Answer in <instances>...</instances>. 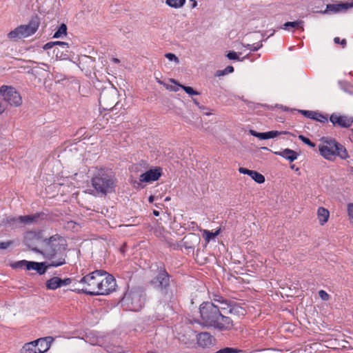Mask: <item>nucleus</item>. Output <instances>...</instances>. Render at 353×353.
Returning a JSON list of instances; mask_svg holds the SVG:
<instances>
[{
  "mask_svg": "<svg viewBox=\"0 0 353 353\" xmlns=\"http://www.w3.org/2000/svg\"><path fill=\"white\" fill-rule=\"evenodd\" d=\"M29 263H30V261L26 260H21L11 263L10 266L13 269L26 268L27 270H28Z\"/></svg>",
  "mask_w": 353,
  "mask_h": 353,
  "instance_id": "obj_26",
  "label": "nucleus"
},
{
  "mask_svg": "<svg viewBox=\"0 0 353 353\" xmlns=\"http://www.w3.org/2000/svg\"><path fill=\"white\" fill-rule=\"evenodd\" d=\"M166 242H167V243H168L169 247L173 248L174 250L178 249L179 245L177 243L172 242V241H170L169 240H167Z\"/></svg>",
  "mask_w": 353,
  "mask_h": 353,
  "instance_id": "obj_48",
  "label": "nucleus"
},
{
  "mask_svg": "<svg viewBox=\"0 0 353 353\" xmlns=\"http://www.w3.org/2000/svg\"><path fill=\"white\" fill-rule=\"evenodd\" d=\"M288 132H286V131L279 132V131H276V130H272V131L266 132H265L266 139H273L274 137H278L279 135H281V134H288Z\"/></svg>",
  "mask_w": 353,
  "mask_h": 353,
  "instance_id": "obj_31",
  "label": "nucleus"
},
{
  "mask_svg": "<svg viewBox=\"0 0 353 353\" xmlns=\"http://www.w3.org/2000/svg\"><path fill=\"white\" fill-rule=\"evenodd\" d=\"M317 216L319 221L320 225H323L325 223L327 222L330 212L329 211L323 207H320L317 210Z\"/></svg>",
  "mask_w": 353,
  "mask_h": 353,
  "instance_id": "obj_20",
  "label": "nucleus"
},
{
  "mask_svg": "<svg viewBox=\"0 0 353 353\" xmlns=\"http://www.w3.org/2000/svg\"><path fill=\"white\" fill-rule=\"evenodd\" d=\"M37 218L38 216L37 215H26L11 219L10 221L14 222L19 220L21 223L28 224L36 221Z\"/></svg>",
  "mask_w": 353,
  "mask_h": 353,
  "instance_id": "obj_22",
  "label": "nucleus"
},
{
  "mask_svg": "<svg viewBox=\"0 0 353 353\" xmlns=\"http://www.w3.org/2000/svg\"><path fill=\"white\" fill-rule=\"evenodd\" d=\"M250 176L258 183H263L265 180L263 174L254 170H252Z\"/></svg>",
  "mask_w": 353,
  "mask_h": 353,
  "instance_id": "obj_30",
  "label": "nucleus"
},
{
  "mask_svg": "<svg viewBox=\"0 0 353 353\" xmlns=\"http://www.w3.org/2000/svg\"><path fill=\"white\" fill-rule=\"evenodd\" d=\"M170 82H172V83H173L174 84H177L176 81L173 79H170Z\"/></svg>",
  "mask_w": 353,
  "mask_h": 353,
  "instance_id": "obj_57",
  "label": "nucleus"
},
{
  "mask_svg": "<svg viewBox=\"0 0 353 353\" xmlns=\"http://www.w3.org/2000/svg\"><path fill=\"white\" fill-rule=\"evenodd\" d=\"M21 353H38L37 345L34 341L26 343L21 350Z\"/></svg>",
  "mask_w": 353,
  "mask_h": 353,
  "instance_id": "obj_23",
  "label": "nucleus"
},
{
  "mask_svg": "<svg viewBox=\"0 0 353 353\" xmlns=\"http://www.w3.org/2000/svg\"><path fill=\"white\" fill-rule=\"evenodd\" d=\"M115 101V90L104 89L100 93L99 102L100 106L104 110H111Z\"/></svg>",
  "mask_w": 353,
  "mask_h": 353,
  "instance_id": "obj_11",
  "label": "nucleus"
},
{
  "mask_svg": "<svg viewBox=\"0 0 353 353\" xmlns=\"http://www.w3.org/2000/svg\"><path fill=\"white\" fill-rule=\"evenodd\" d=\"M112 61L116 63H120V60L117 58H113L112 59Z\"/></svg>",
  "mask_w": 353,
  "mask_h": 353,
  "instance_id": "obj_54",
  "label": "nucleus"
},
{
  "mask_svg": "<svg viewBox=\"0 0 353 353\" xmlns=\"http://www.w3.org/2000/svg\"><path fill=\"white\" fill-rule=\"evenodd\" d=\"M299 139L302 141L305 144L309 145L311 148L315 147V143L311 141L308 138L304 137L303 135H299Z\"/></svg>",
  "mask_w": 353,
  "mask_h": 353,
  "instance_id": "obj_38",
  "label": "nucleus"
},
{
  "mask_svg": "<svg viewBox=\"0 0 353 353\" xmlns=\"http://www.w3.org/2000/svg\"><path fill=\"white\" fill-rule=\"evenodd\" d=\"M121 301L128 310L139 311L144 305L145 297L142 292L132 290L124 294Z\"/></svg>",
  "mask_w": 353,
  "mask_h": 353,
  "instance_id": "obj_7",
  "label": "nucleus"
},
{
  "mask_svg": "<svg viewBox=\"0 0 353 353\" xmlns=\"http://www.w3.org/2000/svg\"><path fill=\"white\" fill-rule=\"evenodd\" d=\"M234 71V68L232 65H228L225 68L226 74L232 73Z\"/></svg>",
  "mask_w": 353,
  "mask_h": 353,
  "instance_id": "obj_49",
  "label": "nucleus"
},
{
  "mask_svg": "<svg viewBox=\"0 0 353 353\" xmlns=\"http://www.w3.org/2000/svg\"><path fill=\"white\" fill-rule=\"evenodd\" d=\"M227 57L230 60H237V61H243L246 57L240 59L236 52L234 51H230L227 54Z\"/></svg>",
  "mask_w": 353,
  "mask_h": 353,
  "instance_id": "obj_35",
  "label": "nucleus"
},
{
  "mask_svg": "<svg viewBox=\"0 0 353 353\" xmlns=\"http://www.w3.org/2000/svg\"><path fill=\"white\" fill-rule=\"evenodd\" d=\"M53 337L47 336L37 339L34 341V343L37 345L38 353H44L50 349V345L53 343Z\"/></svg>",
  "mask_w": 353,
  "mask_h": 353,
  "instance_id": "obj_16",
  "label": "nucleus"
},
{
  "mask_svg": "<svg viewBox=\"0 0 353 353\" xmlns=\"http://www.w3.org/2000/svg\"><path fill=\"white\" fill-rule=\"evenodd\" d=\"M225 74H227L225 72V69L224 70H217L216 72V74H215V75L217 76V77H221V76H223V75H225Z\"/></svg>",
  "mask_w": 353,
  "mask_h": 353,
  "instance_id": "obj_50",
  "label": "nucleus"
},
{
  "mask_svg": "<svg viewBox=\"0 0 353 353\" xmlns=\"http://www.w3.org/2000/svg\"><path fill=\"white\" fill-rule=\"evenodd\" d=\"M182 246L185 247V249L187 250H194V245H188V241H186V237H185L183 239V242H182Z\"/></svg>",
  "mask_w": 353,
  "mask_h": 353,
  "instance_id": "obj_44",
  "label": "nucleus"
},
{
  "mask_svg": "<svg viewBox=\"0 0 353 353\" xmlns=\"http://www.w3.org/2000/svg\"><path fill=\"white\" fill-rule=\"evenodd\" d=\"M6 110V106L0 103V115L2 114Z\"/></svg>",
  "mask_w": 353,
  "mask_h": 353,
  "instance_id": "obj_51",
  "label": "nucleus"
},
{
  "mask_svg": "<svg viewBox=\"0 0 353 353\" xmlns=\"http://www.w3.org/2000/svg\"><path fill=\"white\" fill-rule=\"evenodd\" d=\"M116 178L108 169H100L92 176L91 182L94 190L99 194L106 195L114 191Z\"/></svg>",
  "mask_w": 353,
  "mask_h": 353,
  "instance_id": "obj_4",
  "label": "nucleus"
},
{
  "mask_svg": "<svg viewBox=\"0 0 353 353\" xmlns=\"http://www.w3.org/2000/svg\"><path fill=\"white\" fill-rule=\"evenodd\" d=\"M334 41L335 43H341L343 47L346 45L347 42L345 39L340 40L339 37H335L334 39Z\"/></svg>",
  "mask_w": 353,
  "mask_h": 353,
  "instance_id": "obj_47",
  "label": "nucleus"
},
{
  "mask_svg": "<svg viewBox=\"0 0 353 353\" xmlns=\"http://www.w3.org/2000/svg\"><path fill=\"white\" fill-rule=\"evenodd\" d=\"M312 119L319 121L321 123H325L327 121V118L326 116H324L323 114L317 112H314V114Z\"/></svg>",
  "mask_w": 353,
  "mask_h": 353,
  "instance_id": "obj_32",
  "label": "nucleus"
},
{
  "mask_svg": "<svg viewBox=\"0 0 353 353\" xmlns=\"http://www.w3.org/2000/svg\"><path fill=\"white\" fill-rule=\"evenodd\" d=\"M66 247L65 239L59 234H54L43 240V245L38 253L51 261L49 266L58 267L65 263Z\"/></svg>",
  "mask_w": 353,
  "mask_h": 353,
  "instance_id": "obj_2",
  "label": "nucleus"
},
{
  "mask_svg": "<svg viewBox=\"0 0 353 353\" xmlns=\"http://www.w3.org/2000/svg\"><path fill=\"white\" fill-rule=\"evenodd\" d=\"M190 1L192 2V8H196L197 6V2L195 0H190Z\"/></svg>",
  "mask_w": 353,
  "mask_h": 353,
  "instance_id": "obj_52",
  "label": "nucleus"
},
{
  "mask_svg": "<svg viewBox=\"0 0 353 353\" xmlns=\"http://www.w3.org/2000/svg\"><path fill=\"white\" fill-rule=\"evenodd\" d=\"M54 46H59L62 48H68V43L63 41H54V42H48L46 43L43 46L44 50L51 49Z\"/></svg>",
  "mask_w": 353,
  "mask_h": 353,
  "instance_id": "obj_29",
  "label": "nucleus"
},
{
  "mask_svg": "<svg viewBox=\"0 0 353 353\" xmlns=\"http://www.w3.org/2000/svg\"><path fill=\"white\" fill-rule=\"evenodd\" d=\"M41 239V233L37 231H28L24 235V243L34 252H39L37 243Z\"/></svg>",
  "mask_w": 353,
  "mask_h": 353,
  "instance_id": "obj_12",
  "label": "nucleus"
},
{
  "mask_svg": "<svg viewBox=\"0 0 353 353\" xmlns=\"http://www.w3.org/2000/svg\"><path fill=\"white\" fill-rule=\"evenodd\" d=\"M40 23L39 18L37 16L32 18L27 25H21L8 34L10 39H17L22 37H29L36 32Z\"/></svg>",
  "mask_w": 353,
  "mask_h": 353,
  "instance_id": "obj_6",
  "label": "nucleus"
},
{
  "mask_svg": "<svg viewBox=\"0 0 353 353\" xmlns=\"http://www.w3.org/2000/svg\"><path fill=\"white\" fill-rule=\"evenodd\" d=\"M290 28L303 30V21L301 20L286 22L283 25V29L290 30Z\"/></svg>",
  "mask_w": 353,
  "mask_h": 353,
  "instance_id": "obj_24",
  "label": "nucleus"
},
{
  "mask_svg": "<svg viewBox=\"0 0 353 353\" xmlns=\"http://www.w3.org/2000/svg\"><path fill=\"white\" fill-rule=\"evenodd\" d=\"M153 214L156 216H158L159 215V212L157 211V210H154L153 211Z\"/></svg>",
  "mask_w": 353,
  "mask_h": 353,
  "instance_id": "obj_55",
  "label": "nucleus"
},
{
  "mask_svg": "<svg viewBox=\"0 0 353 353\" xmlns=\"http://www.w3.org/2000/svg\"><path fill=\"white\" fill-rule=\"evenodd\" d=\"M0 95L11 106L19 107L22 104L21 94L13 87L2 85L0 88Z\"/></svg>",
  "mask_w": 353,
  "mask_h": 353,
  "instance_id": "obj_9",
  "label": "nucleus"
},
{
  "mask_svg": "<svg viewBox=\"0 0 353 353\" xmlns=\"http://www.w3.org/2000/svg\"><path fill=\"white\" fill-rule=\"evenodd\" d=\"M162 169L161 168H155L154 169H150L148 171L143 173L139 176V182L141 183H151L152 181H157L161 176Z\"/></svg>",
  "mask_w": 353,
  "mask_h": 353,
  "instance_id": "obj_14",
  "label": "nucleus"
},
{
  "mask_svg": "<svg viewBox=\"0 0 353 353\" xmlns=\"http://www.w3.org/2000/svg\"><path fill=\"white\" fill-rule=\"evenodd\" d=\"M347 214L351 223H353V203H348L347 206Z\"/></svg>",
  "mask_w": 353,
  "mask_h": 353,
  "instance_id": "obj_40",
  "label": "nucleus"
},
{
  "mask_svg": "<svg viewBox=\"0 0 353 353\" xmlns=\"http://www.w3.org/2000/svg\"><path fill=\"white\" fill-rule=\"evenodd\" d=\"M261 353H265V350L260 351Z\"/></svg>",
  "mask_w": 353,
  "mask_h": 353,
  "instance_id": "obj_60",
  "label": "nucleus"
},
{
  "mask_svg": "<svg viewBox=\"0 0 353 353\" xmlns=\"http://www.w3.org/2000/svg\"><path fill=\"white\" fill-rule=\"evenodd\" d=\"M244 47L247 48L248 49L250 50L252 52L257 51L259 48L262 47L261 43H257L254 44H247L246 46H243Z\"/></svg>",
  "mask_w": 353,
  "mask_h": 353,
  "instance_id": "obj_36",
  "label": "nucleus"
},
{
  "mask_svg": "<svg viewBox=\"0 0 353 353\" xmlns=\"http://www.w3.org/2000/svg\"><path fill=\"white\" fill-rule=\"evenodd\" d=\"M101 279L102 270H96L85 275L79 281L83 285L81 292L91 296H97Z\"/></svg>",
  "mask_w": 353,
  "mask_h": 353,
  "instance_id": "obj_5",
  "label": "nucleus"
},
{
  "mask_svg": "<svg viewBox=\"0 0 353 353\" xmlns=\"http://www.w3.org/2000/svg\"><path fill=\"white\" fill-rule=\"evenodd\" d=\"M241 350L233 347H224L214 353H239Z\"/></svg>",
  "mask_w": 353,
  "mask_h": 353,
  "instance_id": "obj_34",
  "label": "nucleus"
},
{
  "mask_svg": "<svg viewBox=\"0 0 353 353\" xmlns=\"http://www.w3.org/2000/svg\"><path fill=\"white\" fill-rule=\"evenodd\" d=\"M319 295L323 301H327L330 299V295L324 290H321L319 292Z\"/></svg>",
  "mask_w": 353,
  "mask_h": 353,
  "instance_id": "obj_43",
  "label": "nucleus"
},
{
  "mask_svg": "<svg viewBox=\"0 0 353 353\" xmlns=\"http://www.w3.org/2000/svg\"><path fill=\"white\" fill-rule=\"evenodd\" d=\"M351 7L352 5L347 2L341 3L327 4L326 6V12L337 13L343 10H346Z\"/></svg>",
  "mask_w": 353,
  "mask_h": 353,
  "instance_id": "obj_17",
  "label": "nucleus"
},
{
  "mask_svg": "<svg viewBox=\"0 0 353 353\" xmlns=\"http://www.w3.org/2000/svg\"><path fill=\"white\" fill-rule=\"evenodd\" d=\"M185 1L186 0H166L165 3L171 8L178 9L184 6Z\"/></svg>",
  "mask_w": 353,
  "mask_h": 353,
  "instance_id": "obj_27",
  "label": "nucleus"
},
{
  "mask_svg": "<svg viewBox=\"0 0 353 353\" xmlns=\"http://www.w3.org/2000/svg\"><path fill=\"white\" fill-rule=\"evenodd\" d=\"M153 200H154V196H150L149 197V201H150V202H152V201H153Z\"/></svg>",
  "mask_w": 353,
  "mask_h": 353,
  "instance_id": "obj_58",
  "label": "nucleus"
},
{
  "mask_svg": "<svg viewBox=\"0 0 353 353\" xmlns=\"http://www.w3.org/2000/svg\"><path fill=\"white\" fill-rule=\"evenodd\" d=\"M221 232V228H219L216 230L214 232H210L207 230H204L203 232V235L205 239V240L207 242H209L210 240L214 239L216 236H217Z\"/></svg>",
  "mask_w": 353,
  "mask_h": 353,
  "instance_id": "obj_25",
  "label": "nucleus"
},
{
  "mask_svg": "<svg viewBox=\"0 0 353 353\" xmlns=\"http://www.w3.org/2000/svg\"><path fill=\"white\" fill-rule=\"evenodd\" d=\"M303 115L306 117L307 118L312 119L314 117V111H310V110H300L299 111Z\"/></svg>",
  "mask_w": 353,
  "mask_h": 353,
  "instance_id": "obj_42",
  "label": "nucleus"
},
{
  "mask_svg": "<svg viewBox=\"0 0 353 353\" xmlns=\"http://www.w3.org/2000/svg\"><path fill=\"white\" fill-rule=\"evenodd\" d=\"M319 145L320 154L326 160L333 161L336 157L345 160L350 157L348 152L341 143L330 137H322Z\"/></svg>",
  "mask_w": 353,
  "mask_h": 353,
  "instance_id": "obj_3",
  "label": "nucleus"
},
{
  "mask_svg": "<svg viewBox=\"0 0 353 353\" xmlns=\"http://www.w3.org/2000/svg\"><path fill=\"white\" fill-rule=\"evenodd\" d=\"M239 172L241 174H248L250 176L251 174L252 170H248L245 168H239Z\"/></svg>",
  "mask_w": 353,
  "mask_h": 353,
  "instance_id": "obj_46",
  "label": "nucleus"
},
{
  "mask_svg": "<svg viewBox=\"0 0 353 353\" xmlns=\"http://www.w3.org/2000/svg\"><path fill=\"white\" fill-rule=\"evenodd\" d=\"M165 57L169 59L171 61H174L175 63L179 64V58L173 53H166L165 54Z\"/></svg>",
  "mask_w": 353,
  "mask_h": 353,
  "instance_id": "obj_39",
  "label": "nucleus"
},
{
  "mask_svg": "<svg viewBox=\"0 0 353 353\" xmlns=\"http://www.w3.org/2000/svg\"><path fill=\"white\" fill-rule=\"evenodd\" d=\"M179 87H181L187 94L189 95H197L199 92L195 91L192 87L185 86L183 85L177 84Z\"/></svg>",
  "mask_w": 353,
  "mask_h": 353,
  "instance_id": "obj_33",
  "label": "nucleus"
},
{
  "mask_svg": "<svg viewBox=\"0 0 353 353\" xmlns=\"http://www.w3.org/2000/svg\"><path fill=\"white\" fill-rule=\"evenodd\" d=\"M13 244L12 241L0 242V250H6Z\"/></svg>",
  "mask_w": 353,
  "mask_h": 353,
  "instance_id": "obj_41",
  "label": "nucleus"
},
{
  "mask_svg": "<svg viewBox=\"0 0 353 353\" xmlns=\"http://www.w3.org/2000/svg\"><path fill=\"white\" fill-rule=\"evenodd\" d=\"M250 134L253 137H257L260 139L265 140L266 139L265 132H258L254 130H250Z\"/></svg>",
  "mask_w": 353,
  "mask_h": 353,
  "instance_id": "obj_37",
  "label": "nucleus"
},
{
  "mask_svg": "<svg viewBox=\"0 0 353 353\" xmlns=\"http://www.w3.org/2000/svg\"><path fill=\"white\" fill-rule=\"evenodd\" d=\"M67 35V26L65 23H62L59 29L54 34V38H61Z\"/></svg>",
  "mask_w": 353,
  "mask_h": 353,
  "instance_id": "obj_28",
  "label": "nucleus"
},
{
  "mask_svg": "<svg viewBox=\"0 0 353 353\" xmlns=\"http://www.w3.org/2000/svg\"><path fill=\"white\" fill-rule=\"evenodd\" d=\"M330 121L334 126L347 128L352 125L353 117L333 113L330 117Z\"/></svg>",
  "mask_w": 353,
  "mask_h": 353,
  "instance_id": "obj_13",
  "label": "nucleus"
},
{
  "mask_svg": "<svg viewBox=\"0 0 353 353\" xmlns=\"http://www.w3.org/2000/svg\"><path fill=\"white\" fill-rule=\"evenodd\" d=\"M193 101H194V104H195V105H196L197 106H199V108H201V107L199 106V101H198L196 99H193Z\"/></svg>",
  "mask_w": 353,
  "mask_h": 353,
  "instance_id": "obj_56",
  "label": "nucleus"
},
{
  "mask_svg": "<svg viewBox=\"0 0 353 353\" xmlns=\"http://www.w3.org/2000/svg\"><path fill=\"white\" fill-rule=\"evenodd\" d=\"M71 283H72V279L70 278H66L64 279H61V287L68 285Z\"/></svg>",
  "mask_w": 353,
  "mask_h": 353,
  "instance_id": "obj_45",
  "label": "nucleus"
},
{
  "mask_svg": "<svg viewBox=\"0 0 353 353\" xmlns=\"http://www.w3.org/2000/svg\"><path fill=\"white\" fill-rule=\"evenodd\" d=\"M227 307H219L212 302H203L199 306L200 319L196 322L205 327H213L221 332L230 331L234 327L233 321L225 314L236 313L244 315L245 310L236 303H227Z\"/></svg>",
  "mask_w": 353,
  "mask_h": 353,
  "instance_id": "obj_1",
  "label": "nucleus"
},
{
  "mask_svg": "<svg viewBox=\"0 0 353 353\" xmlns=\"http://www.w3.org/2000/svg\"><path fill=\"white\" fill-rule=\"evenodd\" d=\"M196 341L199 346L209 347L215 341L214 337L208 332H202L196 335Z\"/></svg>",
  "mask_w": 353,
  "mask_h": 353,
  "instance_id": "obj_15",
  "label": "nucleus"
},
{
  "mask_svg": "<svg viewBox=\"0 0 353 353\" xmlns=\"http://www.w3.org/2000/svg\"><path fill=\"white\" fill-rule=\"evenodd\" d=\"M170 276L164 267L160 268L157 275L151 280V285L162 294H166L170 287Z\"/></svg>",
  "mask_w": 353,
  "mask_h": 353,
  "instance_id": "obj_8",
  "label": "nucleus"
},
{
  "mask_svg": "<svg viewBox=\"0 0 353 353\" xmlns=\"http://www.w3.org/2000/svg\"><path fill=\"white\" fill-rule=\"evenodd\" d=\"M261 149H262V150H268V151H270V150L268 148H267V147H262V148H261Z\"/></svg>",
  "mask_w": 353,
  "mask_h": 353,
  "instance_id": "obj_59",
  "label": "nucleus"
},
{
  "mask_svg": "<svg viewBox=\"0 0 353 353\" xmlns=\"http://www.w3.org/2000/svg\"><path fill=\"white\" fill-rule=\"evenodd\" d=\"M48 267H50L49 264L46 265L44 262L30 261L28 270H36L39 274L42 275L46 273Z\"/></svg>",
  "mask_w": 353,
  "mask_h": 353,
  "instance_id": "obj_19",
  "label": "nucleus"
},
{
  "mask_svg": "<svg viewBox=\"0 0 353 353\" xmlns=\"http://www.w3.org/2000/svg\"><path fill=\"white\" fill-rule=\"evenodd\" d=\"M46 288L50 290H55L61 288V278L54 276L46 281Z\"/></svg>",
  "mask_w": 353,
  "mask_h": 353,
  "instance_id": "obj_21",
  "label": "nucleus"
},
{
  "mask_svg": "<svg viewBox=\"0 0 353 353\" xmlns=\"http://www.w3.org/2000/svg\"><path fill=\"white\" fill-rule=\"evenodd\" d=\"M117 286L116 280L113 276L102 271V279H101L97 295H107L115 290Z\"/></svg>",
  "mask_w": 353,
  "mask_h": 353,
  "instance_id": "obj_10",
  "label": "nucleus"
},
{
  "mask_svg": "<svg viewBox=\"0 0 353 353\" xmlns=\"http://www.w3.org/2000/svg\"><path fill=\"white\" fill-rule=\"evenodd\" d=\"M167 88L170 89L172 91H174V92H176L178 90V88H174L172 85H170V87H167Z\"/></svg>",
  "mask_w": 353,
  "mask_h": 353,
  "instance_id": "obj_53",
  "label": "nucleus"
},
{
  "mask_svg": "<svg viewBox=\"0 0 353 353\" xmlns=\"http://www.w3.org/2000/svg\"><path fill=\"white\" fill-rule=\"evenodd\" d=\"M274 154L288 160L290 162L295 161L298 158V153L295 151L286 148L281 151L274 152Z\"/></svg>",
  "mask_w": 353,
  "mask_h": 353,
  "instance_id": "obj_18",
  "label": "nucleus"
}]
</instances>
